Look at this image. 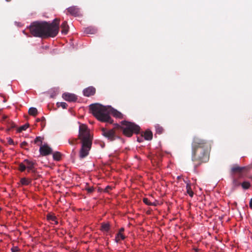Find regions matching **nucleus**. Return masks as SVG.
<instances>
[{"label": "nucleus", "mask_w": 252, "mask_h": 252, "mask_svg": "<svg viewBox=\"0 0 252 252\" xmlns=\"http://www.w3.org/2000/svg\"><path fill=\"white\" fill-rule=\"evenodd\" d=\"M60 19H55L52 22L35 21L31 23L29 30L31 34L41 38L55 37L59 32Z\"/></svg>", "instance_id": "f257e3e1"}, {"label": "nucleus", "mask_w": 252, "mask_h": 252, "mask_svg": "<svg viewBox=\"0 0 252 252\" xmlns=\"http://www.w3.org/2000/svg\"><path fill=\"white\" fill-rule=\"evenodd\" d=\"M211 143L205 139L195 136L191 143V160L196 163L195 167L208 161Z\"/></svg>", "instance_id": "f03ea898"}, {"label": "nucleus", "mask_w": 252, "mask_h": 252, "mask_svg": "<svg viewBox=\"0 0 252 252\" xmlns=\"http://www.w3.org/2000/svg\"><path fill=\"white\" fill-rule=\"evenodd\" d=\"M78 139L80 140L81 143L79 156L80 159H83L88 156L93 141V136L90 133V129L86 125H80L78 138L69 139L68 143L71 145H75L77 144Z\"/></svg>", "instance_id": "7ed1b4c3"}, {"label": "nucleus", "mask_w": 252, "mask_h": 252, "mask_svg": "<svg viewBox=\"0 0 252 252\" xmlns=\"http://www.w3.org/2000/svg\"><path fill=\"white\" fill-rule=\"evenodd\" d=\"M89 108L92 114L99 121L112 124L113 122L110 114L112 111L111 107H106L99 103L92 104Z\"/></svg>", "instance_id": "20e7f679"}, {"label": "nucleus", "mask_w": 252, "mask_h": 252, "mask_svg": "<svg viewBox=\"0 0 252 252\" xmlns=\"http://www.w3.org/2000/svg\"><path fill=\"white\" fill-rule=\"evenodd\" d=\"M121 125L117 124L115 127L122 130L123 134L127 137H131L133 133H137L140 130V127L133 123L124 121Z\"/></svg>", "instance_id": "39448f33"}, {"label": "nucleus", "mask_w": 252, "mask_h": 252, "mask_svg": "<svg viewBox=\"0 0 252 252\" xmlns=\"http://www.w3.org/2000/svg\"><path fill=\"white\" fill-rule=\"evenodd\" d=\"M101 130L102 135L111 141H114L116 138H119L116 135L114 129L106 130L105 128H103Z\"/></svg>", "instance_id": "423d86ee"}, {"label": "nucleus", "mask_w": 252, "mask_h": 252, "mask_svg": "<svg viewBox=\"0 0 252 252\" xmlns=\"http://www.w3.org/2000/svg\"><path fill=\"white\" fill-rule=\"evenodd\" d=\"M39 152L42 156H46L52 154V150L47 145H43L40 146Z\"/></svg>", "instance_id": "0eeeda50"}, {"label": "nucleus", "mask_w": 252, "mask_h": 252, "mask_svg": "<svg viewBox=\"0 0 252 252\" xmlns=\"http://www.w3.org/2000/svg\"><path fill=\"white\" fill-rule=\"evenodd\" d=\"M63 98L69 102H75L77 99V96L74 94L68 93H64L63 94Z\"/></svg>", "instance_id": "6e6552de"}, {"label": "nucleus", "mask_w": 252, "mask_h": 252, "mask_svg": "<svg viewBox=\"0 0 252 252\" xmlns=\"http://www.w3.org/2000/svg\"><path fill=\"white\" fill-rule=\"evenodd\" d=\"M67 12L74 16H79L80 15V9L76 6L69 7L67 9Z\"/></svg>", "instance_id": "1a4fd4ad"}, {"label": "nucleus", "mask_w": 252, "mask_h": 252, "mask_svg": "<svg viewBox=\"0 0 252 252\" xmlns=\"http://www.w3.org/2000/svg\"><path fill=\"white\" fill-rule=\"evenodd\" d=\"M2 122L4 124L7 125L8 127V130L15 127V125L14 123L11 120L8 119L7 116H3Z\"/></svg>", "instance_id": "9d476101"}, {"label": "nucleus", "mask_w": 252, "mask_h": 252, "mask_svg": "<svg viewBox=\"0 0 252 252\" xmlns=\"http://www.w3.org/2000/svg\"><path fill=\"white\" fill-rule=\"evenodd\" d=\"M244 167H240L237 164L233 165L230 170V173L232 176H233L235 174H241L243 172Z\"/></svg>", "instance_id": "9b49d317"}, {"label": "nucleus", "mask_w": 252, "mask_h": 252, "mask_svg": "<svg viewBox=\"0 0 252 252\" xmlns=\"http://www.w3.org/2000/svg\"><path fill=\"white\" fill-rule=\"evenodd\" d=\"M95 89L92 86L89 87L83 91L84 95L86 96L89 97L94 95L95 93Z\"/></svg>", "instance_id": "f8f14e48"}, {"label": "nucleus", "mask_w": 252, "mask_h": 252, "mask_svg": "<svg viewBox=\"0 0 252 252\" xmlns=\"http://www.w3.org/2000/svg\"><path fill=\"white\" fill-rule=\"evenodd\" d=\"M24 162L26 166V168L28 169V171L30 172V169H32L34 168L35 162L33 161L29 160L26 159L24 160Z\"/></svg>", "instance_id": "ddd939ff"}, {"label": "nucleus", "mask_w": 252, "mask_h": 252, "mask_svg": "<svg viewBox=\"0 0 252 252\" xmlns=\"http://www.w3.org/2000/svg\"><path fill=\"white\" fill-rule=\"evenodd\" d=\"M61 32L62 34H66L68 33L69 27L66 21H64L61 25Z\"/></svg>", "instance_id": "4468645a"}, {"label": "nucleus", "mask_w": 252, "mask_h": 252, "mask_svg": "<svg viewBox=\"0 0 252 252\" xmlns=\"http://www.w3.org/2000/svg\"><path fill=\"white\" fill-rule=\"evenodd\" d=\"M142 134L143 137L146 140H151L153 138V133L151 130H146Z\"/></svg>", "instance_id": "2eb2a0df"}, {"label": "nucleus", "mask_w": 252, "mask_h": 252, "mask_svg": "<svg viewBox=\"0 0 252 252\" xmlns=\"http://www.w3.org/2000/svg\"><path fill=\"white\" fill-rule=\"evenodd\" d=\"M96 32V29L92 27L86 28L84 30V32L87 34H94Z\"/></svg>", "instance_id": "dca6fc26"}, {"label": "nucleus", "mask_w": 252, "mask_h": 252, "mask_svg": "<svg viewBox=\"0 0 252 252\" xmlns=\"http://www.w3.org/2000/svg\"><path fill=\"white\" fill-rule=\"evenodd\" d=\"M187 192L190 197H193L194 193L191 189L190 184L189 183H187L186 185Z\"/></svg>", "instance_id": "f3484780"}, {"label": "nucleus", "mask_w": 252, "mask_h": 252, "mask_svg": "<svg viewBox=\"0 0 252 252\" xmlns=\"http://www.w3.org/2000/svg\"><path fill=\"white\" fill-rule=\"evenodd\" d=\"M20 182L22 185L27 186L31 183L32 180L23 178L21 179Z\"/></svg>", "instance_id": "a211bd4d"}, {"label": "nucleus", "mask_w": 252, "mask_h": 252, "mask_svg": "<svg viewBox=\"0 0 252 252\" xmlns=\"http://www.w3.org/2000/svg\"><path fill=\"white\" fill-rule=\"evenodd\" d=\"M155 128L156 130V133L158 134H162L164 131L163 128L160 126L159 124H157L155 125Z\"/></svg>", "instance_id": "6ab92c4d"}, {"label": "nucleus", "mask_w": 252, "mask_h": 252, "mask_svg": "<svg viewBox=\"0 0 252 252\" xmlns=\"http://www.w3.org/2000/svg\"><path fill=\"white\" fill-rule=\"evenodd\" d=\"M110 229V224L109 223H102L101 224V230L102 231H106V232H108Z\"/></svg>", "instance_id": "aec40b11"}, {"label": "nucleus", "mask_w": 252, "mask_h": 252, "mask_svg": "<svg viewBox=\"0 0 252 252\" xmlns=\"http://www.w3.org/2000/svg\"><path fill=\"white\" fill-rule=\"evenodd\" d=\"M53 158L55 160L59 161L61 159V154L59 152H56L53 153Z\"/></svg>", "instance_id": "412c9836"}, {"label": "nucleus", "mask_w": 252, "mask_h": 252, "mask_svg": "<svg viewBox=\"0 0 252 252\" xmlns=\"http://www.w3.org/2000/svg\"><path fill=\"white\" fill-rule=\"evenodd\" d=\"M37 109L34 107H31L29 110V114L33 116H35L37 114Z\"/></svg>", "instance_id": "4be33fe9"}, {"label": "nucleus", "mask_w": 252, "mask_h": 252, "mask_svg": "<svg viewBox=\"0 0 252 252\" xmlns=\"http://www.w3.org/2000/svg\"><path fill=\"white\" fill-rule=\"evenodd\" d=\"M47 218L48 220L55 221L56 224H58V221L56 220L57 218H56V216H55L54 215H53L52 214H48L47 215Z\"/></svg>", "instance_id": "5701e85b"}, {"label": "nucleus", "mask_w": 252, "mask_h": 252, "mask_svg": "<svg viewBox=\"0 0 252 252\" xmlns=\"http://www.w3.org/2000/svg\"><path fill=\"white\" fill-rule=\"evenodd\" d=\"M241 184L240 182L235 178H233V182H232V185H233V188L234 189H235L237 187H239Z\"/></svg>", "instance_id": "b1692460"}, {"label": "nucleus", "mask_w": 252, "mask_h": 252, "mask_svg": "<svg viewBox=\"0 0 252 252\" xmlns=\"http://www.w3.org/2000/svg\"><path fill=\"white\" fill-rule=\"evenodd\" d=\"M26 166L24 161L19 163L18 169L21 172H24L26 170Z\"/></svg>", "instance_id": "393cba45"}, {"label": "nucleus", "mask_w": 252, "mask_h": 252, "mask_svg": "<svg viewBox=\"0 0 252 252\" xmlns=\"http://www.w3.org/2000/svg\"><path fill=\"white\" fill-rule=\"evenodd\" d=\"M125 238L124 235L121 233H118L116 237V241L118 242L120 239L124 240Z\"/></svg>", "instance_id": "a878e982"}, {"label": "nucleus", "mask_w": 252, "mask_h": 252, "mask_svg": "<svg viewBox=\"0 0 252 252\" xmlns=\"http://www.w3.org/2000/svg\"><path fill=\"white\" fill-rule=\"evenodd\" d=\"M241 186L244 189H247L250 187V183L249 182H244L241 184Z\"/></svg>", "instance_id": "bb28decb"}, {"label": "nucleus", "mask_w": 252, "mask_h": 252, "mask_svg": "<svg viewBox=\"0 0 252 252\" xmlns=\"http://www.w3.org/2000/svg\"><path fill=\"white\" fill-rule=\"evenodd\" d=\"M29 126V125L28 124H25V125L20 126L18 128V131L20 132H22V131L26 130L28 128Z\"/></svg>", "instance_id": "cd10ccee"}, {"label": "nucleus", "mask_w": 252, "mask_h": 252, "mask_svg": "<svg viewBox=\"0 0 252 252\" xmlns=\"http://www.w3.org/2000/svg\"><path fill=\"white\" fill-rule=\"evenodd\" d=\"M143 202L147 205L153 206L155 205L154 203H152L147 198H144L143 199Z\"/></svg>", "instance_id": "c85d7f7f"}, {"label": "nucleus", "mask_w": 252, "mask_h": 252, "mask_svg": "<svg viewBox=\"0 0 252 252\" xmlns=\"http://www.w3.org/2000/svg\"><path fill=\"white\" fill-rule=\"evenodd\" d=\"M43 138L40 136L36 137L34 141L35 144H38V143H40V144L42 143Z\"/></svg>", "instance_id": "c756f323"}, {"label": "nucleus", "mask_w": 252, "mask_h": 252, "mask_svg": "<svg viewBox=\"0 0 252 252\" xmlns=\"http://www.w3.org/2000/svg\"><path fill=\"white\" fill-rule=\"evenodd\" d=\"M85 189L89 193H91L94 191V188L92 187H86Z\"/></svg>", "instance_id": "7c9ffc66"}, {"label": "nucleus", "mask_w": 252, "mask_h": 252, "mask_svg": "<svg viewBox=\"0 0 252 252\" xmlns=\"http://www.w3.org/2000/svg\"><path fill=\"white\" fill-rule=\"evenodd\" d=\"M57 104L58 106H61L63 109L66 108V107H67V103L64 102H62L60 103H57Z\"/></svg>", "instance_id": "2f4dec72"}, {"label": "nucleus", "mask_w": 252, "mask_h": 252, "mask_svg": "<svg viewBox=\"0 0 252 252\" xmlns=\"http://www.w3.org/2000/svg\"><path fill=\"white\" fill-rule=\"evenodd\" d=\"M113 114H114V116H115L116 117H118V118L121 117L122 115V114L120 112H119L117 111H115V112H114Z\"/></svg>", "instance_id": "473e14b6"}, {"label": "nucleus", "mask_w": 252, "mask_h": 252, "mask_svg": "<svg viewBox=\"0 0 252 252\" xmlns=\"http://www.w3.org/2000/svg\"><path fill=\"white\" fill-rule=\"evenodd\" d=\"M112 189V187L108 186L104 189V191L106 192H109L110 190Z\"/></svg>", "instance_id": "72a5a7b5"}, {"label": "nucleus", "mask_w": 252, "mask_h": 252, "mask_svg": "<svg viewBox=\"0 0 252 252\" xmlns=\"http://www.w3.org/2000/svg\"><path fill=\"white\" fill-rule=\"evenodd\" d=\"M12 252H16L19 251V249L17 247H14L11 248Z\"/></svg>", "instance_id": "f704fd0d"}, {"label": "nucleus", "mask_w": 252, "mask_h": 252, "mask_svg": "<svg viewBox=\"0 0 252 252\" xmlns=\"http://www.w3.org/2000/svg\"><path fill=\"white\" fill-rule=\"evenodd\" d=\"M28 145L27 142L26 141H24L21 143V147L22 148H24L25 146H27Z\"/></svg>", "instance_id": "c9c22d12"}, {"label": "nucleus", "mask_w": 252, "mask_h": 252, "mask_svg": "<svg viewBox=\"0 0 252 252\" xmlns=\"http://www.w3.org/2000/svg\"><path fill=\"white\" fill-rule=\"evenodd\" d=\"M137 141L139 142H141L142 141H143V134H142L141 135V137H138L137 138Z\"/></svg>", "instance_id": "e433bc0d"}, {"label": "nucleus", "mask_w": 252, "mask_h": 252, "mask_svg": "<svg viewBox=\"0 0 252 252\" xmlns=\"http://www.w3.org/2000/svg\"><path fill=\"white\" fill-rule=\"evenodd\" d=\"M8 142V143L9 144H10V145H13L14 144V141L11 138H9Z\"/></svg>", "instance_id": "4c0bfd02"}, {"label": "nucleus", "mask_w": 252, "mask_h": 252, "mask_svg": "<svg viewBox=\"0 0 252 252\" xmlns=\"http://www.w3.org/2000/svg\"><path fill=\"white\" fill-rule=\"evenodd\" d=\"M31 171L33 174H36L37 173L36 170L34 169V168L32 169H30V172Z\"/></svg>", "instance_id": "58836bf2"}, {"label": "nucleus", "mask_w": 252, "mask_h": 252, "mask_svg": "<svg viewBox=\"0 0 252 252\" xmlns=\"http://www.w3.org/2000/svg\"><path fill=\"white\" fill-rule=\"evenodd\" d=\"M39 176L38 175H37L36 173L33 174V177L34 178V179H35V180H36Z\"/></svg>", "instance_id": "ea45409f"}, {"label": "nucleus", "mask_w": 252, "mask_h": 252, "mask_svg": "<svg viewBox=\"0 0 252 252\" xmlns=\"http://www.w3.org/2000/svg\"><path fill=\"white\" fill-rule=\"evenodd\" d=\"M249 205L250 207L252 209V198L250 199Z\"/></svg>", "instance_id": "a19ab883"}, {"label": "nucleus", "mask_w": 252, "mask_h": 252, "mask_svg": "<svg viewBox=\"0 0 252 252\" xmlns=\"http://www.w3.org/2000/svg\"><path fill=\"white\" fill-rule=\"evenodd\" d=\"M124 231V228H121L120 230H119V233H122V232Z\"/></svg>", "instance_id": "79ce46f5"}, {"label": "nucleus", "mask_w": 252, "mask_h": 252, "mask_svg": "<svg viewBox=\"0 0 252 252\" xmlns=\"http://www.w3.org/2000/svg\"><path fill=\"white\" fill-rule=\"evenodd\" d=\"M41 121H45V119L44 117H42V118H41V120H40Z\"/></svg>", "instance_id": "37998d69"}, {"label": "nucleus", "mask_w": 252, "mask_h": 252, "mask_svg": "<svg viewBox=\"0 0 252 252\" xmlns=\"http://www.w3.org/2000/svg\"><path fill=\"white\" fill-rule=\"evenodd\" d=\"M36 121H37V122L40 121V119H37Z\"/></svg>", "instance_id": "c03bdc74"}, {"label": "nucleus", "mask_w": 252, "mask_h": 252, "mask_svg": "<svg viewBox=\"0 0 252 252\" xmlns=\"http://www.w3.org/2000/svg\"><path fill=\"white\" fill-rule=\"evenodd\" d=\"M180 178H181V177H180V176H178V179H180Z\"/></svg>", "instance_id": "a18cd8bd"}]
</instances>
